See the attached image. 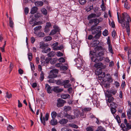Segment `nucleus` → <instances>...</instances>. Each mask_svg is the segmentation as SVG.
I'll return each mask as SVG.
<instances>
[{
	"instance_id": "f257e3e1",
	"label": "nucleus",
	"mask_w": 131,
	"mask_h": 131,
	"mask_svg": "<svg viewBox=\"0 0 131 131\" xmlns=\"http://www.w3.org/2000/svg\"><path fill=\"white\" fill-rule=\"evenodd\" d=\"M119 8H117V15L118 22L121 23L123 28H126V32L128 35H130V28L129 23L131 21L129 15L126 13H124L122 14V17L121 16L119 10Z\"/></svg>"
},
{
	"instance_id": "f03ea898",
	"label": "nucleus",
	"mask_w": 131,
	"mask_h": 131,
	"mask_svg": "<svg viewBox=\"0 0 131 131\" xmlns=\"http://www.w3.org/2000/svg\"><path fill=\"white\" fill-rule=\"evenodd\" d=\"M94 66L95 68H97L96 69L95 73L96 75H98V76H99L102 74V73L103 72H102V69L105 68L106 66L104 65L101 62H99L95 64Z\"/></svg>"
},
{
	"instance_id": "7ed1b4c3",
	"label": "nucleus",
	"mask_w": 131,
	"mask_h": 131,
	"mask_svg": "<svg viewBox=\"0 0 131 131\" xmlns=\"http://www.w3.org/2000/svg\"><path fill=\"white\" fill-rule=\"evenodd\" d=\"M102 73L103 74L101 75L98 77V79L100 80L101 82L104 83L107 81L110 82L112 81L110 74H107L105 75V73L104 72H103Z\"/></svg>"
},
{
	"instance_id": "20e7f679",
	"label": "nucleus",
	"mask_w": 131,
	"mask_h": 131,
	"mask_svg": "<svg viewBox=\"0 0 131 131\" xmlns=\"http://www.w3.org/2000/svg\"><path fill=\"white\" fill-rule=\"evenodd\" d=\"M104 53L103 52H99L95 54V57H92V61L95 62H97L103 60V55Z\"/></svg>"
},
{
	"instance_id": "39448f33",
	"label": "nucleus",
	"mask_w": 131,
	"mask_h": 131,
	"mask_svg": "<svg viewBox=\"0 0 131 131\" xmlns=\"http://www.w3.org/2000/svg\"><path fill=\"white\" fill-rule=\"evenodd\" d=\"M70 81L69 80H66L63 81L62 80H58L57 82L56 83L57 84L60 85H63L64 88H67L70 87L71 85L69 83Z\"/></svg>"
},
{
	"instance_id": "423d86ee",
	"label": "nucleus",
	"mask_w": 131,
	"mask_h": 131,
	"mask_svg": "<svg viewBox=\"0 0 131 131\" xmlns=\"http://www.w3.org/2000/svg\"><path fill=\"white\" fill-rule=\"evenodd\" d=\"M58 72V70L57 69H54L51 70L50 71V74L48 77V78L53 79L56 77Z\"/></svg>"
},
{
	"instance_id": "0eeeda50",
	"label": "nucleus",
	"mask_w": 131,
	"mask_h": 131,
	"mask_svg": "<svg viewBox=\"0 0 131 131\" xmlns=\"http://www.w3.org/2000/svg\"><path fill=\"white\" fill-rule=\"evenodd\" d=\"M102 27L101 26H97L96 27L94 28L93 27H92L91 28V30L92 31V34H96L100 32H102L101 30Z\"/></svg>"
},
{
	"instance_id": "6e6552de",
	"label": "nucleus",
	"mask_w": 131,
	"mask_h": 131,
	"mask_svg": "<svg viewBox=\"0 0 131 131\" xmlns=\"http://www.w3.org/2000/svg\"><path fill=\"white\" fill-rule=\"evenodd\" d=\"M66 103L65 101L61 99H59L57 100V106L58 107H60L63 106L64 103Z\"/></svg>"
},
{
	"instance_id": "1a4fd4ad",
	"label": "nucleus",
	"mask_w": 131,
	"mask_h": 131,
	"mask_svg": "<svg viewBox=\"0 0 131 131\" xmlns=\"http://www.w3.org/2000/svg\"><path fill=\"white\" fill-rule=\"evenodd\" d=\"M110 108L111 112L115 117V103H111L110 104Z\"/></svg>"
},
{
	"instance_id": "9d476101",
	"label": "nucleus",
	"mask_w": 131,
	"mask_h": 131,
	"mask_svg": "<svg viewBox=\"0 0 131 131\" xmlns=\"http://www.w3.org/2000/svg\"><path fill=\"white\" fill-rule=\"evenodd\" d=\"M94 50L96 52L101 51H100L99 52H103V53H104V52L105 50V49L103 48L102 46H96Z\"/></svg>"
},
{
	"instance_id": "9b49d317",
	"label": "nucleus",
	"mask_w": 131,
	"mask_h": 131,
	"mask_svg": "<svg viewBox=\"0 0 131 131\" xmlns=\"http://www.w3.org/2000/svg\"><path fill=\"white\" fill-rule=\"evenodd\" d=\"M63 90V89L62 88H59L58 86L54 87L53 88V91L57 93L60 92Z\"/></svg>"
},
{
	"instance_id": "f8f14e48",
	"label": "nucleus",
	"mask_w": 131,
	"mask_h": 131,
	"mask_svg": "<svg viewBox=\"0 0 131 131\" xmlns=\"http://www.w3.org/2000/svg\"><path fill=\"white\" fill-rule=\"evenodd\" d=\"M57 121L56 118H52L50 122V124L52 126H55L57 125Z\"/></svg>"
},
{
	"instance_id": "ddd939ff",
	"label": "nucleus",
	"mask_w": 131,
	"mask_h": 131,
	"mask_svg": "<svg viewBox=\"0 0 131 131\" xmlns=\"http://www.w3.org/2000/svg\"><path fill=\"white\" fill-rule=\"evenodd\" d=\"M45 86V89L47 92L49 93H51L52 91V89L50 86L48 84H46Z\"/></svg>"
},
{
	"instance_id": "4468645a",
	"label": "nucleus",
	"mask_w": 131,
	"mask_h": 131,
	"mask_svg": "<svg viewBox=\"0 0 131 131\" xmlns=\"http://www.w3.org/2000/svg\"><path fill=\"white\" fill-rule=\"evenodd\" d=\"M41 28L42 26L40 25L38 26L35 27L34 28V34H37L38 31Z\"/></svg>"
},
{
	"instance_id": "2eb2a0df",
	"label": "nucleus",
	"mask_w": 131,
	"mask_h": 131,
	"mask_svg": "<svg viewBox=\"0 0 131 131\" xmlns=\"http://www.w3.org/2000/svg\"><path fill=\"white\" fill-rule=\"evenodd\" d=\"M64 116L69 120H72L75 118L74 116L70 115L68 113L65 114Z\"/></svg>"
},
{
	"instance_id": "dca6fc26",
	"label": "nucleus",
	"mask_w": 131,
	"mask_h": 131,
	"mask_svg": "<svg viewBox=\"0 0 131 131\" xmlns=\"http://www.w3.org/2000/svg\"><path fill=\"white\" fill-rule=\"evenodd\" d=\"M61 97L62 99H67L70 98V96L69 94H63L61 95Z\"/></svg>"
},
{
	"instance_id": "f3484780",
	"label": "nucleus",
	"mask_w": 131,
	"mask_h": 131,
	"mask_svg": "<svg viewBox=\"0 0 131 131\" xmlns=\"http://www.w3.org/2000/svg\"><path fill=\"white\" fill-rule=\"evenodd\" d=\"M68 122V120L67 119L63 118L59 121V123L61 124H66Z\"/></svg>"
},
{
	"instance_id": "a211bd4d",
	"label": "nucleus",
	"mask_w": 131,
	"mask_h": 131,
	"mask_svg": "<svg viewBox=\"0 0 131 131\" xmlns=\"http://www.w3.org/2000/svg\"><path fill=\"white\" fill-rule=\"evenodd\" d=\"M35 21L32 18L31 19L29 20V23L30 24H33L32 25V26L33 27L36 25L38 24V22L35 23Z\"/></svg>"
},
{
	"instance_id": "6ab92c4d",
	"label": "nucleus",
	"mask_w": 131,
	"mask_h": 131,
	"mask_svg": "<svg viewBox=\"0 0 131 131\" xmlns=\"http://www.w3.org/2000/svg\"><path fill=\"white\" fill-rule=\"evenodd\" d=\"M40 118L41 122L44 125H45L46 124V122L45 121V118L44 117H43L42 113H41Z\"/></svg>"
},
{
	"instance_id": "aec40b11",
	"label": "nucleus",
	"mask_w": 131,
	"mask_h": 131,
	"mask_svg": "<svg viewBox=\"0 0 131 131\" xmlns=\"http://www.w3.org/2000/svg\"><path fill=\"white\" fill-rule=\"evenodd\" d=\"M43 4V2L41 1H37L35 3V5L37 6H42Z\"/></svg>"
},
{
	"instance_id": "412c9836",
	"label": "nucleus",
	"mask_w": 131,
	"mask_h": 131,
	"mask_svg": "<svg viewBox=\"0 0 131 131\" xmlns=\"http://www.w3.org/2000/svg\"><path fill=\"white\" fill-rule=\"evenodd\" d=\"M38 8L36 7H34L31 8L30 13L31 14H34L36 13L37 11Z\"/></svg>"
},
{
	"instance_id": "4be33fe9",
	"label": "nucleus",
	"mask_w": 131,
	"mask_h": 131,
	"mask_svg": "<svg viewBox=\"0 0 131 131\" xmlns=\"http://www.w3.org/2000/svg\"><path fill=\"white\" fill-rule=\"evenodd\" d=\"M124 7L125 8L127 9H129L130 8V5L128 4V1L127 0H126L125 1Z\"/></svg>"
},
{
	"instance_id": "5701e85b",
	"label": "nucleus",
	"mask_w": 131,
	"mask_h": 131,
	"mask_svg": "<svg viewBox=\"0 0 131 131\" xmlns=\"http://www.w3.org/2000/svg\"><path fill=\"white\" fill-rule=\"evenodd\" d=\"M9 26L11 28H13L14 26V23L11 17H9Z\"/></svg>"
},
{
	"instance_id": "b1692460",
	"label": "nucleus",
	"mask_w": 131,
	"mask_h": 131,
	"mask_svg": "<svg viewBox=\"0 0 131 131\" xmlns=\"http://www.w3.org/2000/svg\"><path fill=\"white\" fill-rule=\"evenodd\" d=\"M96 17V14H92L88 16V20H89L91 19Z\"/></svg>"
},
{
	"instance_id": "393cba45",
	"label": "nucleus",
	"mask_w": 131,
	"mask_h": 131,
	"mask_svg": "<svg viewBox=\"0 0 131 131\" xmlns=\"http://www.w3.org/2000/svg\"><path fill=\"white\" fill-rule=\"evenodd\" d=\"M80 114V111L79 110H75L74 112V116L77 117H78L79 116Z\"/></svg>"
},
{
	"instance_id": "a878e982",
	"label": "nucleus",
	"mask_w": 131,
	"mask_h": 131,
	"mask_svg": "<svg viewBox=\"0 0 131 131\" xmlns=\"http://www.w3.org/2000/svg\"><path fill=\"white\" fill-rule=\"evenodd\" d=\"M47 45L43 42H40V48L41 49H44Z\"/></svg>"
},
{
	"instance_id": "bb28decb",
	"label": "nucleus",
	"mask_w": 131,
	"mask_h": 131,
	"mask_svg": "<svg viewBox=\"0 0 131 131\" xmlns=\"http://www.w3.org/2000/svg\"><path fill=\"white\" fill-rule=\"evenodd\" d=\"M36 35L38 37H43L45 36V34L42 32H38L37 34Z\"/></svg>"
},
{
	"instance_id": "cd10ccee",
	"label": "nucleus",
	"mask_w": 131,
	"mask_h": 131,
	"mask_svg": "<svg viewBox=\"0 0 131 131\" xmlns=\"http://www.w3.org/2000/svg\"><path fill=\"white\" fill-rule=\"evenodd\" d=\"M108 97V98L107 100L110 103H112L113 101L114 98L113 97L110 96H107Z\"/></svg>"
},
{
	"instance_id": "c85d7f7f",
	"label": "nucleus",
	"mask_w": 131,
	"mask_h": 131,
	"mask_svg": "<svg viewBox=\"0 0 131 131\" xmlns=\"http://www.w3.org/2000/svg\"><path fill=\"white\" fill-rule=\"evenodd\" d=\"M58 45V42H56L55 43H54L52 45V47L54 50H54V48H56L57 47Z\"/></svg>"
},
{
	"instance_id": "c756f323",
	"label": "nucleus",
	"mask_w": 131,
	"mask_h": 131,
	"mask_svg": "<svg viewBox=\"0 0 131 131\" xmlns=\"http://www.w3.org/2000/svg\"><path fill=\"white\" fill-rule=\"evenodd\" d=\"M51 115L52 118H55L57 116V113L55 111H53L51 112Z\"/></svg>"
},
{
	"instance_id": "7c9ffc66",
	"label": "nucleus",
	"mask_w": 131,
	"mask_h": 131,
	"mask_svg": "<svg viewBox=\"0 0 131 131\" xmlns=\"http://www.w3.org/2000/svg\"><path fill=\"white\" fill-rule=\"evenodd\" d=\"M69 125L70 127L76 129L78 128L79 127L77 125L74 124H69Z\"/></svg>"
},
{
	"instance_id": "2f4dec72",
	"label": "nucleus",
	"mask_w": 131,
	"mask_h": 131,
	"mask_svg": "<svg viewBox=\"0 0 131 131\" xmlns=\"http://www.w3.org/2000/svg\"><path fill=\"white\" fill-rule=\"evenodd\" d=\"M44 75L43 72L42 71H41L40 74V77L39 78L40 80L41 81H42L43 80L44 78Z\"/></svg>"
},
{
	"instance_id": "473e14b6",
	"label": "nucleus",
	"mask_w": 131,
	"mask_h": 131,
	"mask_svg": "<svg viewBox=\"0 0 131 131\" xmlns=\"http://www.w3.org/2000/svg\"><path fill=\"white\" fill-rule=\"evenodd\" d=\"M100 22L99 20L97 18L94 19V22L95 26H96Z\"/></svg>"
},
{
	"instance_id": "72a5a7b5",
	"label": "nucleus",
	"mask_w": 131,
	"mask_h": 131,
	"mask_svg": "<svg viewBox=\"0 0 131 131\" xmlns=\"http://www.w3.org/2000/svg\"><path fill=\"white\" fill-rule=\"evenodd\" d=\"M44 39L46 41H48L51 40L52 39V38L50 36H49L45 37Z\"/></svg>"
},
{
	"instance_id": "f704fd0d",
	"label": "nucleus",
	"mask_w": 131,
	"mask_h": 131,
	"mask_svg": "<svg viewBox=\"0 0 131 131\" xmlns=\"http://www.w3.org/2000/svg\"><path fill=\"white\" fill-rule=\"evenodd\" d=\"M57 32L56 30L53 29L50 32L49 35H53L55 34Z\"/></svg>"
},
{
	"instance_id": "c9c22d12",
	"label": "nucleus",
	"mask_w": 131,
	"mask_h": 131,
	"mask_svg": "<svg viewBox=\"0 0 131 131\" xmlns=\"http://www.w3.org/2000/svg\"><path fill=\"white\" fill-rule=\"evenodd\" d=\"M91 108L90 107H85L84 108L83 110V111H84V112H88L90 111H91Z\"/></svg>"
},
{
	"instance_id": "e433bc0d",
	"label": "nucleus",
	"mask_w": 131,
	"mask_h": 131,
	"mask_svg": "<svg viewBox=\"0 0 131 131\" xmlns=\"http://www.w3.org/2000/svg\"><path fill=\"white\" fill-rule=\"evenodd\" d=\"M115 119L116 120L117 123L119 124L121 123V121L120 120V118L119 116L118 115H117L116 117H115Z\"/></svg>"
},
{
	"instance_id": "4c0bfd02",
	"label": "nucleus",
	"mask_w": 131,
	"mask_h": 131,
	"mask_svg": "<svg viewBox=\"0 0 131 131\" xmlns=\"http://www.w3.org/2000/svg\"><path fill=\"white\" fill-rule=\"evenodd\" d=\"M28 58L29 60L30 61L32 59V54L31 53L29 52L28 54Z\"/></svg>"
},
{
	"instance_id": "58836bf2",
	"label": "nucleus",
	"mask_w": 131,
	"mask_h": 131,
	"mask_svg": "<svg viewBox=\"0 0 131 131\" xmlns=\"http://www.w3.org/2000/svg\"><path fill=\"white\" fill-rule=\"evenodd\" d=\"M41 12L42 14L44 15H46L47 14V10L45 8H43L41 9Z\"/></svg>"
},
{
	"instance_id": "ea45409f",
	"label": "nucleus",
	"mask_w": 131,
	"mask_h": 131,
	"mask_svg": "<svg viewBox=\"0 0 131 131\" xmlns=\"http://www.w3.org/2000/svg\"><path fill=\"white\" fill-rule=\"evenodd\" d=\"M63 54L60 51H58L57 52L56 54V55L59 57L63 56Z\"/></svg>"
},
{
	"instance_id": "a19ab883",
	"label": "nucleus",
	"mask_w": 131,
	"mask_h": 131,
	"mask_svg": "<svg viewBox=\"0 0 131 131\" xmlns=\"http://www.w3.org/2000/svg\"><path fill=\"white\" fill-rule=\"evenodd\" d=\"M12 96V95L10 93L7 92L6 93V97L8 98H10Z\"/></svg>"
},
{
	"instance_id": "79ce46f5",
	"label": "nucleus",
	"mask_w": 131,
	"mask_h": 131,
	"mask_svg": "<svg viewBox=\"0 0 131 131\" xmlns=\"http://www.w3.org/2000/svg\"><path fill=\"white\" fill-rule=\"evenodd\" d=\"M51 50V49L49 48H48L46 49L43 50L42 52L45 53H47L50 52Z\"/></svg>"
},
{
	"instance_id": "37998d69",
	"label": "nucleus",
	"mask_w": 131,
	"mask_h": 131,
	"mask_svg": "<svg viewBox=\"0 0 131 131\" xmlns=\"http://www.w3.org/2000/svg\"><path fill=\"white\" fill-rule=\"evenodd\" d=\"M63 48V45H61L60 46H57V47L56 48H54V50H61Z\"/></svg>"
},
{
	"instance_id": "c03bdc74",
	"label": "nucleus",
	"mask_w": 131,
	"mask_h": 131,
	"mask_svg": "<svg viewBox=\"0 0 131 131\" xmlns=\"http://www.w3.org/2000/svg\"><path fill=\"white\" fill-rule=\"evenodd\" d=\"M103 35L105 36H107L108 34V32L107 30L105 29L103 32Z\"/></svg>"
},
{
	"instance_id": "a18cd8bd",
	"label": "nucleus",
	"mask_w": 131,
	"mask_h": 131,
	"mask_svg": "<svg viewBox=\"0 0 131 131\" xmlns=\"http://www.w3.org/2000/svg\"><path fill=\"white\" fill-rule=\"evenodd\" d=\"M86 0H79V1L80 4L82 5L86 3Z\"/></svg>"
},
{
	"instance_id": "49530a36",
	"label": "nucleus",
	"mask_w": 131,
	"mask_h": 131,
	"mask_svg": "<svg viewBox=\"0 0 131 131\" xmlns=\"http://www.w3.org/2000/svg\"><path fill=\"white\" fill-rule=\"evenodd\" d=\"M95 35L94 37L96 38H99L101 34V33L100 32L97 33Z\"/></svg>"
},
{
	"instance_id": "de8ad7c7",
	"label": "nucleus",
	"mask_w": 131,
	"mask_h": 131,
	"mask_svg": "<svg viewBox=\"0 0 131 131\" xmlns=\"http://www.w3.org/2000/svg\"><path fill=\"white\" fill-rule=\"evenodd\" d=\"M68 68L65 66H63L60 67V69L62 70H67Z\"/></svg>"
},
{
	"instance_id": "09e8293b",
	"label": "nucleus",
	"mask_w": 131,
	"mask_h": 131,
	"mask_svg": "<svg viewBox=\"0 0 131 131\" xmlns=\"http://www.w3.org/2000/svg\"><path fill=\"white\" fill-rule=\"evenodd\" d=\"M64 110L66 111H69L71 109V107L69 106H64Z\"/></svg>"
},
{
	"instance_id": "8fccbe9b",
	"label": "nucleus",
	"mask_w": 131,
	"mask_h": 131,
	"mask_svg": "<svg viewBox=\"0 0 131 131\" xmlns=\"http://www.w3.org/2000/svg\"><path fill=\"white\" fill-rule=\"evenodd\" d=\"M108 49L110 52L111 53H112L113 54L114 53L113 52V50L112 46L111 45H109V46H108Z\"/></svg>"
},
{
	"instance_id": "3c124183",
	"label": "nucleus",
	"mask_w": 131,
	"mask_h": 131,
	"mask_svg": "<svg viewBox=\"0 0 131 131\" xmlns=\"http://www.w3.org/2000/svg\"><path fill=\"white\" fill-rule=\"evenodd\" d=\"M54 55V53L53 51H51L48 54L49 57H53Z\"/></svg>"
},
{
	"instance_id": "603ef678",
	"label": "nucleus",
	"mask_w": 131,
	"mask_h": 131,
	"mask_svg": "<svg viewBox=\"0 0 131 131\" xmlns=\"http://www.w3.org/2000/svg\"><path fill=\"white\" fill-rule=\"evenodd\" d=\"M59 62L64 63L65 62V59L63 57H61L58 60Z\"/></svg>"
},
{
	"instance_id": "864d4df0",
	"label": "nucleus",
	"mask_w": 131,
	"mask_h": 131,
	"mask_svg": "<svg viewBox=\"0 0 131 131\" xmlns=\"http://www.w3.org/2000/svg\"><path fill=\"white\" fill-rule=\"evenodd\" d=\"M49 116V114L48 113H46L45 118V121H47L48 120Z\"/></svg>"
},
{
	"instance_id": "5fc2aeb1",
	"label": "nucleus",
	"mask_w": 131,
	"mask_h": 131,
	"mask_svg": "<svg viewBox=\"0 0 131 131\" xmlns=\"http://www.w3.org/2000/svg\"><path fill=\"white\" fill-rule=\"evenodd\" d=\"M126 125L127 127L126 128L128 130L131 129V125L130 124L128 123Z\"/></svg>"
},
{
	"instance_id": "6e6d98bb",
	"label": "nucleus",
	"mask_w": 131,
	"mask_h": 131,
	"mask_svg": "<svg viewBox=\"0 0 131 131\" xmlns=\"http://www.w3.org/2000/svg\"><path fill=\"white\" fill-rule=\"evenodd\" d=\"M29 8L27 7H26L24 8V12L25 15H26L29 12Z\"/></svg>"
},
{
	"instance_id": "4d7b16f0",
	"label": "nucleus",
	"mask_w": 131,
	"mask_h": 131,
	"mask_svg": "<svg viewBox=\"0 0 131 131\" xmlns=\"http://www.w3.org/2000/svg\"><path fill=\"white\" fill-rule=\"evenodd\" d=\"M13 67L14 66L13 64L11 62L9 67L10 70V71L9 72V73H10V72L12 71V69L13 68Z\"/></svg>"
},
{
	"instance_id": "13d9d810",
	"label": "nucleus",
	"mask_w": 131,
	"mask_h": 131,
	"mask_svg": "<svg viewBox=\"0 0 131 131\" xmlns=\"http://www.w3.org/2000/svg\"><path fill=\"white\" fill-rule=\"evenodd\" d=\"M62 131H70V130L66 127H63L61 129Z\"/></svg>"
},
{
	"instance_id": "bf43d9fd",
	"label": "nucleus",
	"mask_w": 131,
	"mask_h": 131,
	"mask_svg": "<svg viewBox=\"0 0 131 131\" xmlns=\"http://www.w3.org/2000/svg\"><path fill=\"white\" fill-rule=\"evenodd\" d=\"M51 26V24L50 22H47L46 23V25L45 26V27L49 28Z\"/></svg>"
},
{
	"instance_id": "052dcab7",
	"label": "nucleus",
	"mask_w": 131,
	"mask_h": 131,
	"mask_svg": "<svg viewBox=\"0 0 131 131\" xmlns=\"http://www.w3.org/2000/svg\"><path fill=\"white\" fill-rule=\"evenodd\" d=\"M90 117L92 119L94 118H96L95 115H94L93 114L91 113L90 114Z\"/></svg>"
},
{
	"instance_id": "680f3d73",
	"label": "nucleus",
	"mask_w": 131,
	"mask_h": 131,
	"mask_svg": "<svg viewBox=\"0 0 131 131\" xmlns=\"http://www.w3.org/2000/svg\"><path fill=\"white\" fill-rule=\"evenodd\" d=\"M53 28L54 29L56 30L57 31H58L59 30V29L58 27L56 25H54L53 26Z\"/></svg>"
},
{
	"instance_id": "e2e57ef3",
	"label": "nucleus",
	"mask_w": 131,
	"mask_h": 131,
	"mask_svg": "<svg viewBox=\"0 0 131 131\" xmlns=\"http://www.w3.org/2000/svg\"><path fill=\"white\" fill-rule=\"evenodd\" d=\"M30 65L31 70L32 71L34 70L35 69V68L34 64L32 63H30Z\"/></svg>"
},
{
	"instance_id": "0e129e2a",
	"label": "nucleus",
	"mask_w": 131,
	"mask_h": 131,
	"mask_svg": "<svg viewBox=\"0 0 131 131\" xmlns=\"http://www.w3.org/2000/svg\"><path fill=\"white\" fill-rule=\"evenodd\" d=\"M50 31L49 28L45 27V32L46 33H47Z\"/></svg>"
},
{
	"instance_id": "69168bd1",
	"label": "nucleus",
	"mask_w": 131,
	"mask_h": 131,
	"mask_svg": "<svg viewBox=\"0 0 131 131\" xmlns=\"http://www.w3.org/2000/svg\"><path fill=\"white\" fill-rule=\"evenodd\" d=\"M68 91L69 93H71L72 92V88L71 87L69 88L68 89Z\"/></svg>"
},
{
	"instance_id": "338daca9",
	"label": "nucleus",
	"mask_w": 131,
	"mask_h": 131,
	"mask_svg": "<svg viewBox=\"0 0 131 131\" xmlns=\"http://www.w3.org/2000/svg\"><path fill=\"white\" fill-rule=\"evenodd\" d=\"M94 42V43L93 44L94 45V46L97 45L99 44L100 43L99 41L98 40H96Z\"/></svg>"
},
{
	"instance_id": "774afa93",
	"label": "nucleus",
	"mask_w": 131,
	"mask_h": 131,
	"mask_svg": "<svg viewBox=\"0 0 131 131\" xmlns=\"http://www.w3.org/2000/svg\"><path fill=\"white\" fill-rule=\"evenodd\" d=\"M93 5L89 7V8H88L87 10L88 11H89L93 9Z\"/></svg>"
}]
</instances>
